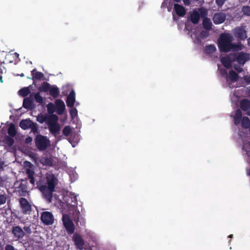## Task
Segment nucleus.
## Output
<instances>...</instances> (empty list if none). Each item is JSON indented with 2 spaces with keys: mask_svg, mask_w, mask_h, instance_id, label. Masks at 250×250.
Instances as JSON below:
<instances>
[{
  "mask_svg": "<svg viewBox=\"0 0 250 250\" xmlns=\"http://www.w3.org/2000/svg\"><path fill=\"white\" fill-rule=\"evenodd\" d=\"M58 179L53 174L48 175L46 181L41 179L37 183V188L42 193L43 198L48 203L52 202L53 193L55 191Z\"/></svg>",
  "mask_w": 250,
  "mask_h": 250,
  "instance_id": "nucleus-1",
  "label": "nucleus"
},
{
  "mask_svg": "<svg viewBox=\"0 0 250 250\" xmlns=\"http://www.w3.org/2000/svg\"><path fill=\"white\" fill-rule=\"evenodd\" d=\"M233 37L229 33H222L218 39V47L221 52L228 53L231 51H238L241 49V46L232 43Z\"/></svg>",
  "mask_w": 250,
  "mask_h": 250,
  "instance_id": "nucleus-2",
  "label": "nucleus"
},
{
  "mask_svg": "<svg viewBox=\"0 0 250 250\" xmlns=\"http://www.w3.org/2000/svg\"><path fill=\"white\" fill-rule=\"evenodd\" d=\"M59 118L56 114H53V116L49 119L48 123V128L51 134L54 136L59 134L61 130V126L58 123Z\"/></svg>",
  "mask_w": 250,
  "mask_h": 250,
  "instance_id": "nucleus-3",
  "label": "nucleus"
},
{
  "mask_svg": "<svg viewBox=\"0 0 250 250\" xmlns=\"http://www.w3.org/2000/svg\"><path fill=\"white\" fill-rule=\"evenodd\" d=\"M36 147L40 151L45 150L50 145V141L47 137L41 134H38L35 138Z\"/></svg>",
  "mask_w": 250,
  "mask_h": 250,
  "instance_id": "nucleus-4",
  "label": "nucleus"
},
{
  "mask_svg": "<svg viewBox=\"0 0 250 250\" xmlns=\"http://www.w3.org/2000/svg\"><path fill=\"white\" fill-rule=\"evenodd\" d=\"M19 202L21 211L23 214L30 215L32 213V205L26 198H20L19 199Z\"/></svg>",
  "mask_w": 250,
  "mask_h": 250,
  "instance_id": "nucleus-5",
  "label": "nucleus"
},
{
  "mask_svg": "<svg viewBox=\"0 0 250 250\" xmlns=\"http://www.w3.org/2000/svg\"><path fill=\"white\" fill-rule=\"evenodd\" d=\"M235 37L238 41H244L247 38V31L243 26L235 27L233 31Z\"/></svg>",
  "mask_w": 250,
  "mask_h": 250,
  "instance_id": "nucleus-6",
  "label": "nucleus"
},
{
  "mask_svg": "<svg viewBox=\"0 0 250 250\" xmlns=\"http://www.w3.org/2000/svg\"><path fill=\"white\" fill-rule=\"evenodd\" d=\"M41 220L45 225H51L54 221V216L51 212L44 211L41 214Z\"/></svg>",
  "mask_w": 250,
  "mask_h": 250,
  "instance_id": "nucleus-7",
  "label": "nucleus"
},
{
  "mask_svg": "<svg viewBox=\"0 0 250 250\" xmlns=\"http://www.w3.org/2000/svg\"><path fill=\"white\" fill-rule=\"evenodd\" d=\"M62 221L67 232L69 234H72L75 230V226L72 221L67 215H63Z\"/></svg>",
  "mask_w": 250,
  "mask_h": 250,
  "instance_id": "nucleus-8",
  "label": "nucleus"
},
{
  "mask_svg": "<svg viewBox=\"0 0 250 250\" xmlns=\"http://www.w3.org/2000/svg\"><path fill=\"white\" fill-rule=\"evenodd\" d=\"M73 241L76 247L80 250H82L84 245V241L82 236L78 233H75L72 237Z\"/></svg>",
  "mask_w": 250,
  "mask_h": 250,
  "instance_id": "nucleus-9",
  "label": "nucleus"
},
{
  "mask_svg": "<svg viewBox=\"0 0 250 250\" xmlns=\"http://www.w3.org/2000/svg\"><path fill=\"white\" fill-rule=\"evenodd\" d=\"M226 19V15L223 12L216 13L214 14L212 20L214 24H219L223 23Z\"/></svg>",
  "mask_w": 250,
  "mask_h": 250,
  "instance_id": "nucleus-10",
  "label": "nucleus"
},
{
  "mask_svg": "<svg viewBox=\"0 0 250 250\" xmlns=\"http://www.w3.org/2000/svg\"><path fill=\"white\" fill-rule=\"evenodd\" d=\"M27 179H22L21 182L18 187V192L20 196H25L27 192V187L26 186Z\"/></svg>",
  "mask_w": 250,
  "mask_h": 250,
  "instance_id": "nucleus-11",
  "label": "nucleus"
},
{
  "mask_svg": "<svg viewBox=\"0 0 250 250\" xmlns=\"http://www.w3.org/2000/svg\"><path fill=\"white\" fill-rule=\"evenodd\" d=\"M12 233L18 240L22 238L24 236V232L20 226L13 227Z\"/></svg>",
  "mask_w": 250,
  "mask_h": 250,
  "instance_id": "nucleus-12",
  "label": "nucleus"
},
{
  "mask_svg": "<svg viewBox=\"0 0 250 250\" xmlns=\"http://www.w3.org/2000/svg\"><path fill=\"white\" fill-rule=\"evenodd\" d=\"M55 104L57 113L59 115L62 114L65 108L64 102L62 100L57 99L55 101Z\"/></svg>",
  "mask_w": 250,
  "mask_h": 250,
  "instance_id": "nucleus-13",
  "label": "nucleus"
},
{
  "mask_svg": "<svg viewBox=\"0 0 250 250\" xmlns=\"http://www.w3.org/2000/svg\"><path fill=\"white\" fill-rule=\"evenodd\" d=\"M75 102V93L73 90H72L68 96L67 97L66 103L67 106L73 107Z\"/></svg>",
  "mask_w": 250,
  "mask_h": 250,
  "instance_id": "nucleus-14",
  "label": "nucleus"
},
{
  "mask_svg": "<svg viewBox=\"0 0 250 250\" xmlns=\"http://www.w3.org/2000/svg\"><path fill=\"white\" fill-rule=\"evenodd\" d=\"M174 9L178 16L184 17L186 15V11L183 6L176 3L174 5Z\"/></svg>",
  "mask_w": 250,
  "mask_h": 250,
  "instance_id": "nucleus-15",
  "label": "nucleus"
},
{
  "mask_svg": "<svg viewBox=\"0 0 250 250\" xmlns=\"http://www.w3.org/2000/svg\"><path fill=\"white\" fill-rule=\"evenodd\" d=\"M53 116V114H52V115H47V114L44 115L43 114L40 113L37 117V121L41 124H43V123L45 122L46 124H47L49 119H50V118L52 117Z\"/></svg>",
  "mask_w": 250,
  "mask_h": 250,
  "instance_id": "nucleus-16",
  "label": "nucleus"
},
{
  "mask_svg": "<svg viewBox=\"0 0 250 250\" xmlns=\"http://www.w3.org/2000/svg\"><path fill=\"white\" fill-rule=\"evenodd\" d=\"M200 18V15L199 13L196 10H194L193 12L190 14L189 17L190 21L192 23L194 24H196L199 22Z\"/></svg>",
  "mask_w": 250,
  "mask_h": 250,
  "instance_id": "nucleus-17",
  "label": "nucleus"
},
{
  "mask_svg": "<svg viewBox=\"0 0 250 250\" xmlns=\"http://www.w3.org/2000/svg\"><path fill=\"white\" fill-rule=\"evenodd\" d=\"M248 55L244 52L239 53L236 57V61L240 64H244L248 60Z\"/></svg>",
  "mask_w": 250,
  "mask_h": 250,
  "instance_id": "nucleus-18",
  "label": "nucleus"
},
{
  "mask_svg": "<svg viewBox=\"0 0 250 250\" xmlns=\"http://www.w3.org/2000/svg\"><path fill=\"white\" fill-rule=\"evenodd\" d=\"M22 106L26 109H32L34 107L33 100L28 97L24 99Z\"/></svg>",
  "mask_w": 250,
  "mask_h": 250,
  "instance_id": "nucleus-19",
  "label": "nucleus"
},
{
  "mask_svg": "<svg viewBox=\"0 0 250 250\" xmlns=\"http://www.w3.org/2000/svg\"><path fill=\"white\" fill-rule=\"evenodd\" d=\"M25 173L27 175L28 179L29 180L30 183L34 186L35 180L34 178L35 172L33 169L30 168H27L26 169Z\"/></svg>",
  "mask_w": 250,
  "mask_h": 250,
  "instance_id": "nucleus-20",
  "label": "nucleus"
},
{
  "mask_svg": "<svg viewBox=\"0 0 250 250\" xmlns=\"http://www.w3.org/2000/svg\"><path fill=\"white\" fill-rule=\"evenodd\" d=\"M238 74L233 70L229 71V76H227V81H230L231 82H235L238 79Z\"/></svg>",
  "mask_w": 250,
  "mask_h": 250,
  "instance_id": "nucleus-21",
  "label": "nucleus"
},
{
  "mask_svg": "<svg viewBox=\"0 0 250 250\" xmlns=\"http://www.w3.org/2000/svg\"><path fill=\"white\" fill-rule=\"evenodd\" d=\"M49 94L54 98H57L60 95V90L56 85H51L49 91Z\"/></svg>",
  "mask_w": 250,
  "mask_h": 250,
  "instance_id": "nucleus-22",
  "label": "nucleus"
},
{
  "mask_svg": "<svg viewBox=\"0 0 250 250\" xmlns=\"http://www.w3.org/2000/svg\"><path fill=\"white\" fill-rule=\"evenodd\" d=\"M32 122L30 119L22 120L20 123V126L24 130L28 129L31 127Z\"/></svg>",
  "mask_w": 250,
  "mask_h": 250,
  "instance_id": "nucleus-23",
  "label": "nucleus"
},
{
  "mask_svg": "<svg viewBox=\"0 0 250 250\" xmlns=\"http://www.w3.org/2000/svg\"><path fill=\"white\" fill-rule=\"evenodd\" d=\"M240 105L242 110L246 111L250 108V101L247 99H243L240 102Z\"/></svg>",
  "mask_w": 250,
  "mask_h": 250,
  "instance_id": "nucleus-24",
  "label": "nucleus"
},
{
  "mask_svg": "<svg viewBox=\"0 0 250 250\" xmlns=\"http://www.w3.org/2000/svg\"><path fill=\"white\" fill-rule=\"evenodd\" d=\"M51 85L47 83L44 82L42 85L38 87V89L40 92H49Z\"/></svg>",
  "mask_w": 250,
  "mask_h": 250,
  "instance_id": "nucleus-25",
  "label": "nucleus"
},
{
  "mask_svg": "<svg viewBox=\"0 0 250 250\" xmlns=\"http://www.w3.org/2000/svg\"><path fill=\"white\" fill-rule=\"evenodd\" d=\"M212 24L210 20L208 18H205L203 20V26L207 30H210L212 28Z\"/></svg>",
  "mask_w": 250,
  "mask_h": 250,
  "instance_id": "nucleus-26",
  "label": "nucleus"
},
{
  "mask_svg": "<svg viewBox=\"0 0 250 250\" xmlns=\"http://www.w3.org/2000/svg\"><path fill=\"white\" fill-rule=\"evenodd\" d=\"M30 90L28 87H23L18 91L19 95L22 97H26L30 94Z\"/></svg>",
  "mask_w": 250,
  "mask_h": 250,
  "instance_id": "nucleus-27",
  "label": "nucleus"
},
{
  "mask_svg": "<svg viewBox=\"0 0 250 250\" xmlns=\"http://www.w3.org/2000/svg\"><path fill=\"white\" fill-rule=\"evenodd\" d=\"M31 74L33 77V80H39L42 79L44 76V75L42 72L38 71L35 72V70L31 71Z\"/></svg>",
  "mask_w": 250,
  "mask_h": 250,
  "instance_id": "nucleus-28",
  "label": "nucleus"
},
{
  "mask_svg": "<svg viewBox=\"0 0 250 250\" xmlns=\"http://www.w3.org/2000/svg\"><path fill=\"white\" fill-rule=\"evenodd\" d=\"M8 133L9 136L12 137H15L17 134V131L15 125L12 123L10 125L8 128Z\"/></svg>",
  "mask_w": 250,
  "mask_h": 250,
  "instance_id": "nucleus-29",
  "label": "nucleus"
},
{
  "mask_svg": "<svg viewBox=\"0 0 250 250\" xmlns=\"http://www.w3.org/2000/svg\"><path fill=\"white\" fill-rule=\"evenodd\" d=\"M242 126L244 128L250 127V120L248 117H243L241 121Z\"/></svg>",
  "mask_w": 250,
  "mask_h": 250,
  "instance_id": "nucleus-30",
  "label": "nucleus"
},
{
  "mask_svg": "<svg viewBox=\"0 0 250 250\" xmlns=\"http://www.w3.org/2000/svg\"><path fill=\"white\" fill-rule=\"evenodd\" d=\"M216 50V47L214 44L207 45L205 47V52L207 54H211L214 52Z\"/></svg>",
  "mask_w": 250,
  "mask_h": 250,
  "instance_id": "nucleus-31",
  "label": "nucleus"
},
{
  "mask_svg": "<svg viewBox=\"0 0 250 250\" xmlns=\"http://www.w3.org/2000/svg\"><path fill=\"white\" fill-rule=\"evenodd\" d=\"M46 107L48 113L50 115L54 114L53 113L56 111L55 105L52 103H50L47 105Z\"/></svg>",
  "mask_w": 250,
  "mask_h": 250,
  "instance_id": "nucleus-32",
  "label": "nucleus"
},
{
  "mask_svg": "<svg viewBox=\"0 0 250 250\" xmlns=\"http://www.w3.org/2000/svg\"><path fill=\"white\" fill-rule=\"evenodd\" d=\"M4 141L5 143L9 147L12 146L14 143V139L11 137L8 136L5 137Z\"/></svg>",
  "mask_w": 250,
  "mask_h": 250,
  "instance_id": "nucleus-33",
  "label": "nucleus"
},
{
  "mask_svg": "<svg viewBox=\"0 0 250 250\" xmlns=\"http://www.w3.org/2000/svg\"><path fill=\"white\" fill-rule=\"evenodd\" d=\"M221 62L224 66L227 68H229L230 66V61L227 57H223L221 59Z\"/></svg>",
  "mask_w": 250,
  "mask_h": 250,
  "instance_id": "nucleus-34",
  "label": "nucleus"
},
{
  "mask_svg": "<svg viewBox=\"0 0 250 250\" xmlns=\"http://www.w3.org/2000/svg\"><path fill=\"white\" fill-rule=\"evenodd\" d=\"M34 99L35 101L37 103H38L40 104H42L43 103V98L41 96L39 92H37L34 95Z\"/></svg>",
  "mask_w": 250,
  "mask_h": 250,
  "instance_id": "nucleus-35",
  "label": "nucleus"
},
{
  "mask_svg": "<svg viewBox=\"0 0 250 250\" xmlns=\"http://www.w3.org/2000/svg\"><path fill=\"white\" fill-rule=\"evenodd\" d=\"M72 132L71 128L70 126L66 125L62 129V133L65 136H69L70 134Z\"/></svg>",
  "mask_w": 250,
  "mask_h": 250,
  "instance_id": "nucleus-36",
  "label": "nucleus"
},
{
  "mask_svg": "<svg viewBox=\"0 0 250 250\" xmlns=\"http://www.w3.org/2000/svg\"><path fill=\"white\" fill-rule=\"evenodd\" d=\"M242 11L244 15L250 16V6H244L242 7Z\"/></svg>",
  "mask_w": 250,
  "mask_h": 250,
  "instance_id": "nucleus-37",
  "label": "nucleus"
},
{
  "mask_svg": "<svg viewBox=\"0 0 250 250\" xmlns=\"http://www.w3.org/2000/svg\"><path fill=\"white\" fill-rule=\"evenodd\" d=\"M29 128H31V131L35 133H37L38 131V126L37 123H34L33 122H32L31 124V127H30Z\"/></svg>",
  "mask_w": 250,
  "mask_h": 250,
  "instance_id": "nucleus-38",
  "label": "nucleus"
},
{
  "mask_svg": "<svg viewBox=\"0 0 250 250\" xmlns=\"http://www.w3.org/2000/svg\"><path fill=\"white\" fill-rule=\"evenodd\" d=\"M72 108L70 110L69 113L72 119H74L77 116V110L75 107H71Z\"/></svg>",
  "mask_w": 250,
  "mask_h": 250,
  "instance_id": "nucleus-39",
  "label": "nucleus"
},
{
  "mask_svg": "<svg viewBox=\"0 0 250 250\" xmlns=\"http://www.w3.org/2000/svg\"><path fill=\"white\" fill-rule=\"evenodd\" d=\"M71 203H74V204L72 205V206L75 208L77 207V196L75 195H74V194H73L71 195Z\"/></svg>",
  "mask_w": 250,
  "mask_h": 250,
  "instance_id": "nucleus-40",
  "label": "nucleus"
},
{
  "mask_svg": "<svg viewBox=\"0 0 250 250\" xmlns=\"http://www.w3.org/2000/svg\"><path fill=\"white\" fill-rule=\"evenodd\" d=\"M7 197L5 194H0V205L4 204L6 203Z\"/></svg>",
  "mask_w": 250,
  "mask_h": 250,
  "instance_id": "nucleus-41",
  "label": "nucleus"
},
{
  "mask_svg": "<svg viewBox=\"0 0 250 250\" xmlns=\"http://www.w3.org/2000/svg\"><path fill=\"white\" fill-rule=\"evenodd\" d=\"M234 117L237 118L238 119H242L243 118L242 113L240 109H238L236 111Z\"/></svg>",
  "mask_w": 250,
  "mask_h": 250,
  "instance_id": "nucleus-42",
  "label": "nucleus"
},
{
  "mask_svg": "<svg viewBox=\"0 0 250 250\" xmlns=\"http://www.w3.org/2000/svg\"><path fill=\"white\" fill-rule=\"evenodd\" d=\"M200 35L202 39H205L207 38L209 36V33L207 31L202 30L200 32Z\"/></svg>",
  "mask_w": 250,
  "mask_h": 250,
  "instance_id": "nucleus-43",
  "label": "nucleus"
},
{
  "mask_svg": "<svg viewBox=\"0 0 250 250\" xmlns=\"http://www.w3.org/2000/svg\"><path fill=\"white\" fill-rule=\"evenodd\" d=\"M225 0H215L216 4L219 7H221L224 3Z\"/></svg>",
  "mask_w": 250,
  "mask_h": 250,
  "instance_id": "nucleus-44",
  "label": "nucleus"
},
{
  "mask_svg": "<svg viewBox=\"0 0 250 250\" xmlns=\"http://www.w3.org/2000/svg\"><path fill=\"white\" fill-rule=\"evenodd\" d=\"M23 230L28 234H31L32 232L31 229L29 226H24Z\"/></svg>",
  "mask_w": 250,
  "mask_h": 250,
  "instance_id": "nucleus-45",
  "label": "nucleus"
},
{
  "mask_svg": "<svg viewBox=\"0 0 250 250\" xmlns=\"http://www.w3.org/2000/svg\"><path fill=\"white\" fill-rule=\"evenodd\" d=\"M45 163L47 165L52 166V160L51 158H46L45 159Z\"/></svg>",
  "mask_w": 250,
  "mask_h": 250,
  "instance_id": "nucleus-46",
  "label": "nucleus"
},
{
  "mask_svg": "<svg viewBox=\"0 0 250 250\" xmlns=\"http://www.w3.org/2000/svg\"><path fill=\"white\" fill-rule=\"evenodd\" d=\"M4 249L5 250H15L14 247L10 244H7Z\"/></svg>",
  "mask_w": 250,
  "mask_h": 250,
  "instance_id": "nucleus-47",
  "label": "nucleus"
},
{
  "mask_svg": "<svg viewBox=\"0 0 250 250\" xmlns=\"http://www.w3.org/2000/svg\"><path fill=\"white\" fill-rule=\"evenodd\" d=\"M245 81L248 84L250 83V75H246L244 77Z\"/></svg>",
  "mask_w": 250,
  "mask_h": 250,
  "instance_id": "nucleus-48",
  "label": "nucleus"
},
{
  "mask_svg": "<svg viewBox=\"0 0 250 250\" xmlns=\"http://www.w3.org/2000/svg\"><path fill=\"white\" fill-rule=\"evenodd\" d=\"M242 121V119H238L237 118L234 117V123L236 125L240 124L241 122Z\"/></svg>",
  "mask_w": 250,
  "mask_h": 250,
  "instance_id": "nucleus-49",
  "label": "nucleus"
},
{
  "mask_svg": "<svg viewBox=\"0 0 250 250\" xmlns=\"http://www.w3.org/2000/svg\"><path fill=\"white\" fill-rule=\"evenodd\" d=\"M32 138L30 137H28L25 140V142L27 144H29V143H31L32 142Z\"/></svg>",
  "mask_w": 250,
  "mask_h": 250,
  "instance_id": "nucleus-50",
  "label": "nucleus"
},
{
  "mask_svg": "<svg viewBox=\"0 0 250 250\" xmlns=\"http://www.w3.org/2000/svg\"><path fill=\"white\" fill-rule=\"evenodd\" d=\"M183 1L186 5H189L190 3V0H183Z\"/></svg>",
  "mask_w": 250,
  "mask_h": 250,
  "instance_id": "nucleus-51",
  "label": "nucleus"
},
{
  "mask_svg": "<svg viewBox=\"0 0 250 250\" xmlns=\"http://www.w3.org/2000/svg\"><path fill=\"white\" fill-rule=\"evenodd\" d=\"M221 73L223 75H227V70L226 69H223L221 70Z\"/></svg>",
  "mask_w": 250,
  "mask_h": 250,
  "instance_id": "nucleus-52",
  "label": "nucleus"
},
{
  "mask_svg": "<svg viewBox=\"0 0 250 250\" xmlns=\"http://www.w3.org/2000/svg\"><path fill=\"white\" fill-rule=\"evenodd\" d=\"M4 244L0 241V250H4Z\"/></svg>",
  "mask_w": 250,
  "mask_h": 250,
  "instance_id": "nucleus-53",
  "label": "nucleus"
},
{
  "mask_svg": "<svg viewBox=\"0 0 250 250\" xmlns=\"http://www.w3.org/2000/svg\"><path fill=\"white\" fill-rule=\"evenodd\" d=\"M4 165V162L2 161L1 159H0V168H2Z\"/></svg>",
  "mask_w": 250,
  "mask_h": 250,
  "instance_id": "nucleus-54",
  "label": "nucleus"
},
{
  "mask_svg": "<svg viewBox=\"0 0 250 250\" xmlns=\"http://www.w3.org/2000/svg\"><path fill=\"white\" fill-rule=\"evenodd\" d=\"M81 225H85V221L84 220H82V221L80 222Z\"/></svg>",
  "mask_w": 250,
  "mask_h": 250,
  "instance_id": "nucleus-55",
  "label": "nucleus"
},
{
  "mask_svg": "<svg viewBox=\"0 0 250 250\" xmlns=\"http://www.w3.org/2000/svg\"><path fill=\"white\" fill-rule=\"evenodd\" d=\"M235 70H236V71H238V72H241L242 71V68H239V69H238V68H236V67H235Z\"/></svg>",
  "mask_w": 250,
  "mask_h": 250,
  "instance_id": "nucleus-56",
  "label": "nucleus"
},
{
  "mask_svg": "<svg viewBox=\"0 0 250 250\" xmlns=\"http://www.w3.org/2000/svg\"><path fill=\"white\" fill-rule=\"evenodd\" d=\"M248 44L250 46V37L248 39Z\"/></svg>",
  "mask_w": 250,
  "mask_h": 250,
  "instance_id": "nucleus-57",
  "label": "nucleus"
},
{
  "mask_svg": "<svg viewBox=\"0 0 250 250\" xmlns=\"http://www.w3.org/2000/svg\"><path fill=\"white\" fill-rule=\"evenodd\" d=\"M0 81L1 83H2L3 81H2V76L0 75Z\"/></svg>",
  "mask_w": 250,
  "mask_h": 250,
  "instance_id": "nucleus-58",
  "label": "nucleus"
},
{
  "mask_svg": "<svg viewBox=\"0 0 250 250\" xmlns=\"http://www.w3.org/2000/svg\"><path fill=\"white\" fill-rule=\"evenodd\" d=\"M174 1L176 2H180L181 1V0H174Z\"/></svg>",
  "mask_w": 250,
  "mask_h": 250,
  "instance_id": "nucleus-59",
  "label": "nucleus"
},
{
  "mask_svg": "<svg viewBox=\"0 0 250 250\" xmlns=\"http://www.w3.org/2000/svg\"><path fill=\"white\" fill-rule=\"evenodd\" d=\"M200 11H201V13L203 14L202 11L203 10V9L202 8H201L199 9Z\"/></svg>",
  "mask_w": 250,
  "mask_h": 250,
  "instance_id": "nucleus-60",
  "label": "nucleus"
},
{
  "mask_svg": "<svg viewBox=\"0 0 250 250\" xmlns=\"http://www.w3.org/2000/svg\"><path fill=\"white\" fill-rule=\"evenodd\" d=\"M248 175H250V169L248 171Z\"/></svg>",
  "mask_w": 250,
  "mask_h": 250,
  "instance_id": "nucleus-61",
  "label": "nucleus"
},
{
  "mask_svg": "<svg viewBox=\"0 0 250 250\" xmlns=\"http://www.w3.org/2000/svg\"><path fill=\"white\" fill-rule=\"evenodd\" d=\"M75 222H78L79 221V217H78L76 219L74 220Z\"/></svg>",
  "mask_w": 250,
  "mask_h": 250,
  "instance_id": "nucleus-62",
  "label": "nucleus"
},
{
  "mask_svg": "<svg viewBox=\"0 0 250 250\" xmlns=\"http://www.w3.org/2000/svg\"><path fill=\"white\" fill-rule=\"evenodd\" d=\"M233 237V235L232 234H230L229 236V238H232Z\"/></svg>",
  "mask_w": 250,
  "mask_h": 250,
  "instance_id": "nucleus-63",
  "label": "nucleus"
},
{
  "mask_svg": "<svg viewBox=\"0 0 250 250\" xmlns=\"http://www.w3.org/2000/svg\"><path fill=\"white\" fill-rule=\"evenodd\" d=\"M21 77L24 76V74H23V73H22V74L21 75Z\"/></svg>",
  "mask_w": 250,
  "mask_h": 250,
  "instance_id": "nucleus-64",
  "label": "nucleus"
}]
</instances>
